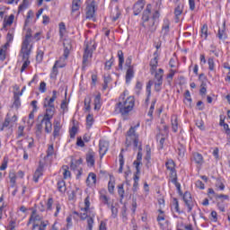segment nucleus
I'll list each match as a JSON object with an SVG mask.
<instances>
[{"label":"nucleus","instance_id":"7c9ffc66","mask_svg":"<svg viewBox=\"0 0 230 230\" xmlns=\"http://www.w3.org/2000/svg\"><path fill=\"white\" fill-rule=\"evenodd\" d=\"M193 159L197 164H202L204 163V157L199 153L193 154Z\"/></svg>","mask_w":230,"mask_h":230},{"label":"nucleus","instance_id":"8fccbe9b","mask_svg":"<svg viewBox=\"0 0 230 230\" xmlns=\"http://www.w3.org/2000/svg\"><path fill=\"white\" fill-rule=\"evenodd\" d=\"M9 179H10V182H11L12 184H15V181H16V180H17V176L15 175V173H14L13 172H11L9 173Z\"/></svg>","mask_w":230,"mask_h":230},{"label":"nucleus","instance_id":"f3484780","mask_svg":"<svg viewBox=\"0 0 230 230\" xmlns=\"http://www.w3.org/2000/svg\"><path fill=\"white\" fill-rule=\"evenodd\" d=\"M13 21H15V15L11 14L9 16H5L3 22L4 30H5V28H8V26H12V24H13Z\"/></svg>","mask_w":230,"mask_h":230},{"label":"nucleus","instance_id":"79ce46f5","mask_svg":"<svg viewBox=\"0 0 230 230\" xmlns=\"http://www.w3.org/2000/svg\"><path fill=\"white\" fill-rule=\"evenodd\" d=\"M58 190L60 191V193H66V181H60L58 182Z\"/></svg>","mask_w":230,"mask_h":230},{"label":"nucleus","instance_id":"09e8293b","mask_svg":"<svg viewBox=\"0 0 230 230\" xmlns=\"http://www.w3.org/2000/svg\"><path fill=\"white\" fill-rule=\"evenodd\" d=\"M162 31L165 35H166V33H168V31H170V22H165V23L164 24V26L162 28Z\"/></svg>","mask_w":230,"mask_h":230},{"label":"nucleus","instance_id":"37998d69","mask_svg":"<svg viewBox=\"0 0 230 230\" xmlns=\"http://www.w3.org/2000/svg\"><path fill=\"white\" fill-rule=\"evenodd\" d=\"M19 96L20 95H18L17 93H14V102L13 106L15 107V109H19L21 107V99Z\"/></svg>","mask_w":230,"mask_h":230},{"label":"nucleus","instance_id":"f257e3e1","mask_svg":"<svg viewBox=\"0 0 230 230\" xmlns=\"http://www.w3.org/2000/svg\"><path fill=\"white\" fill-rule=\"evenodd\" d=\"M79 208L81 209V220H87L88 230H93V225L94 224V217H96V212H94L93 208H91V198L87 196L84 202L80 203Z\"/></svg>","mask_w":230,"mask_h":230},{"label":"nucleus","instance_id":"4468645a","mask_svg":"<svg viewBox=\"0 0 230 230\" xmlns=\"http://www.w3.org/2000/svg\"><path fill=\"white\" fill-rule=\"evenodd\" d=\"M96 153L93 150L88 151L86 155V163L88 166H94Z\"/></svg>","mask_w":230,"mask_h":230},{"label":"nucleus","instance_id":"412c9836","mask_svg":"<svg viewBox=\"0 0 230 230\" xmlns=\"http://www.w3.org/2000/svg\"><path fill=\"white\" fill-rule=\"evenodd\" d=\"M171 123H172V132H177V130H179V119L177 118L176 115H173L171 118Z\"/></svg>","mask_w":230,"mask_h":230},{"label":"nucleus","instance_id":"a19ab883","mask_svg":"<svg viewBox=\"0 0 230 230\" xmlns=\"http://www.w3.org/2000/svg\"><path fill=\"white\" fill-rule=\"evenodd\" d=\"M35 112L36 111H31V113L29 114V119L27 121L29 127H32L33 124L35 123Z\"/></svg>","mask_w":230,"mask_h":230},{"label":"nucleus","instance_id":"c03bdc74","mask_svg":"<svg viewBox=\"0 0 230 230\" xmlns=\"http://www.w3.org/2000/svg\"><path fill=\"white\" fill-rule=\"evenodd\" d=\"M172 178L171 180V182H172L173 185L176 186L177 190H181V183L177 182V176L176 173H172Z\"/></svg>","mask_w":230,"mask_h":230},{"label":"nucleus","instance_id":"58836bf2","mask_svg":"<svg viewBox=\"0 0 230 230\" xmlns=\"http://www.w3.org/2000/svg\"><path fill=\"white\" fill-rule=\"evenodd\" d=\"M208 25L207 24H204L202 27H201V30H200V36H201V39H204V40H206V39H208Z\"/></svg>","mask_w":230,"mask_h":230},{"label":"nucleus","instance_id":"6e6d98bb","mask_svg":"<svg viewBox=\"0 0 230 230\" xmlns=\"http://www.w3.org/2000/svg\"><path fill=\"white\" fill-rule=\"evenodd\" d=\"M108 190H109L110 193L114 192V181H112L111 180L108 183Z\"/></svg>","mask_w":230,"mask_h":230},{"label":"nucleus","instance_id":"de8ad7c7","mask_svg":"<svg viewBox=\"0 0 230 230\" xmlns=\"http://www.w3.org/2000/svg\"><path fill=\"white\" fill-rule=\"evenodd\" d=\"M55 154V147L53 146V144L49 145L47 150V155L48 157H51Z\"/></svg>","mask_w":230,"mask_h":230},{"label":"nucleus","instance_id":"6e6552de","mask_svg":"<svg viewBox=\"0 0 230 230\" xmlns=\"http://www.w3.org/2000/svg\"><path fill=\"white\" fill-rule=\"evenodd\" d=\"M96 13V2L94 0H88V4L86 7V15L88 19H93L94 13Z\"/></svg>","mask_w":230,"mask_h":230},{"label":"nucleus","instance_id":"5701e85b","mask_svg":"<svg viewBox=\"0 0 230 230\" xmlns=\"http://www.w3.org/2000/svg\"><path fill=\"white\" fill-rule=\"evenodd\" d=\"M78 197H82V190L80 188L76 187L75 190H73L69 195V199L75 200V199H78Z\"/></svg>","mask_w":230,"mask_h":230},{"label":"nucleus","instance_id":"5fc2aeb1","mask_svg":"<svg viewBox=\"0 0 230 230\" xmlns=\"http://www.w3.org/2000/svg\"><path fill=\"white\" fill-rule=\"evenodd\" d=\"M47 209L48 211H51L53 209V199L49 198L47 202Z\"/></svg>","mask_w":230,"mask_h":230},{"label":"nucleus","instance_id":"393cba45","mask_svg":"<svg viewBox=\"0 0 230 230\" xmlns=\"http://www.w3.org/2000/svg\"><path fill=\"white\" fill-rule=\"evenodd\" d=\"M184 10V4H178V5L174 9V15L176 19H179L181 15H182V11Z\"/></svg>","mask_w":230,"mask_h":230},{"label":"nucleus","instance_id":"dca6fc26","mask_svg":"<svg viewBox=\"0 0 230 230\" xmlns=\"http://www.w3.org/2000/svg\"><path fill=\"white\" fill-rule=\"evenodd\" d=\"M63 46H64V56L65 58L69 57V51H71V40H66L63 38Z\"/></svg>","mask_w":230,"mask_h":230},{"label":"nucleus","instance_id":"774afa93","mask_svg":"<svg viewBox=\"0 0 230 230\" xmlns=\"http://www.w3.org/2000/svg\"><path fill=\"white\" fill-rule=\"evenodd\" d=\"M196 186L199 190H204V188H205L204 183L201 181H196Z\"/></svg>","mask_w":230,"mask_h":230},{"label":"nucleus","instance_id":"9b49d317","mask_svg":"<svg viewBox=\"0 0 230 230\" xmlns=\"http://www.w3.org/2000/svg\"><path fill=\"white\" fill-rule=\"evenodd\" d=\"M109 150V142L107 140H101L99 143V154L101 157H103Z\"/></svg>","mask_w":230,"mask_h":230},{"label":"nucleus","instance_id":"473e14b6","mask_svg":"<svg viewBox=\"0 0 230 230\" xmlns=\"http://www.w3.org/2000/svg\"><path fill=\"white\" fill-rule=\"evenodd\" d=\"M59 35L61 39H65L66 35H67V31L66 30V24H64V22L59 23Z\"/></svg>","mask_w":230,"mask_h":230},{"label":"nucleus","instance_id":"c756f323","mask_svg":"<svg viewBox=\"0 0 230 230\" xmlns=\"http://www.w3.org/2000/svg\"><path fill=\"white\" fill-rule=\"evenodd\" d=\"M165 166L171 173H175V163H173V160H168L165 164Z\"/></svg>","mask_w":230,"mask_h":230},{"label":"nucleus","instance_id":"ddd939ff","mask_svg":"<svg viewBox=\"0 0 230 230\" xmlns=\"http://www.w3.org/2000/svg\"><path fill=\"white\" fill-rule=\"evenodd\" d=\"M143 8H145V0H139L133 7L134 15H139L143 11Z\"/></svg>","mask_w":230,"mask_h":230},{"label":"nucleus","instance_id":"4be33fe9","mask_svg":"<svg viewBox=\"0 0 230 230\" xmlns=\"http://www.w3.org/2000/svg\"><path fill=\"white\" fill-rule=\"evenodd\" d=\"M94 111H100L102 109V94L98 93L94 98Z\"/></svg>","mask_w":230,"mask_h":230},{"label":"nucleus","instance_id":"bf43d9fd","mask_svg":"<svg viewBox=\"0 0 230 230\" xmlns=\"http://www.w3.org/2000/svg\"><path fill=\"white\" fill-rule=\"evenodd\" d=\"M6 168H8V160L4 158L3 164L0 166V170L4 171Z\"/></svg>","mask_w":230,"mask_h":230},{"label":"nucleus","instance_id":"7ed1b4c3","mask_svg":"<svg viewBox=\"0 0 230 230\" xmlns=\"http://www.w3.org/2000/svg\"><path fill=\"white\" fill-rule=\"evenodd\" d=\"M55 102L53 100L47 97L44 101V107L46 109V113L43 116L41 120V125H43L45 132L47 134H51L53 130V124L51 123V119H53V116H55Z\"/></svg>","mask_w":230,"mask_h":230},{"label":"nucleus","instance_id":"13d9d810","mask_svg":"<svg viewBox=\"0 0 230 230\" xmlns=\"http://www.w3.org/2000/svg\"><path fill=\"white\" fill-rule=\"evenodd\" d=\"M216 186L217 188H218V190H221V191H224V190H226V186L220 181H217Z\"/></svg>","mask_w":230,"mask_h":230},{"label":"nucleus","instance_id":"2eb2a0df","mask_svg":"<svg viewBox=\"0 0 230 230\" xmlns=\"http://www.w3.org/2000/svg\"><path fill=\"white\" fill-rule=\"evenodd\" d=\"M166 136H168V126H164V130L160 132V135L157 136V138L160 139L161 148H163V145H164V140L166 139Z\"/></svg>","mask_w":230,"mask_h":230},{"label":"nucleus","instance_id":"2f4dec72","mask_svg":"<svg viewBox=\"0 0 230 230\" xmlns=\"http://www.w3.org/2000/svg\"><path fill=\"white\" fill-rule=\"evenodd\" d=\"M40 177H42V167H39L33 175V181L34 182H39V179H40Z\"/></svg>","mask_w":230,"mask_h":230},{"label":"nucleus","instance_id":"bb28decb","mask_svg":"<svg viewBox=\"0 0 230 230\" xmlns=\"http://www.w3.org/2000/svg\"><path fill=\"white\" fill-rule=\"evenodd\" d=\"M134 78V66H129L126 73V82L128 84Z\"/></svg>","mask_w":230,"mask_h":230},{"label":"nucleus","instance_id":"a211bd4d","mask_svg":"<svg viewBox=\"0 0 230 230\" xmlns=\"http://www.w3.org/2000/svg\"><path fill=\"white\" fill-rule=\"evenodd\" d=\"M159 215H158V217H157V222L160 226V227L162 229H164V227H166V226H168V223L166 221V219L164 218V214H163V210H159Z\"/></svg>","mask_w":230,"mask_h":230},{"label":"nucleus","instance_id":"f03ea898","mask_svg":"<svg viewBox=\"0 0 230 230\" xmlns=\"http://www.w3.org/2000/svg\"><path fill=\"white\" fill-rule=\"evenodd\" d=\"M136 105V99L128 93V91H124L119 98L117 107L122 116H128Z\"/></svg>","mask_w":230,"mask_h":230},{"label":"nucleus","instance_id":"4d7b16f0","mask_svg":"<svg viewBox=\"0 0 230 230\" xmlns=\"http://www.w3.org/2000/svg\"><path fill=\"white\" fill-rule=\"evenodd\" d=\"M161 85H163V81H155V91H161Z\"/></svg>","mask_w":230,"mask_h":230},{"label":"nucleus","instance_id":"9d476101","mask_svg":"<svg viewBox=\"0 0 230 230\" xmlns=\"http://www.w3.org/2000/svg\"><path fill=\"white\" fill-rule=\"evenodd\" d=\"M65 66H66L65 63L60 64V61H56V63L52 68V71L50 73L51 80H57V76L58 75V67H65Z\"/></svg>","mask_w":230,"mask_h":230},{"label":"nucleus","instance_id":"cd10ccee","mask_svg":"<svg viewBox=\"0 0 230 230\" xmlns=\"http://www.w3.org/2000/svg\"><path fill=\"white\" fill-rule=\"evenodd\" d=\"M14 33H15V31H13V29L10 30L7 33L5 44H8L9 47H10V44H12L13 42Z\"/></svg>","mask_w":230,"mask_h":230},{"label":"nucleus","instance_id":"864d4df0","mask_svg":"<svg viewBox=\"0 0 230 230\" xmlns=\"http://www.w3.org/2000/svg\"><path fill=\"white\" fill-rule=\"evenodd\" d=\"M76 132H78V128H76V126H73L70 129V137L74 138L76 136Z\"/></svg>","mask_w":230,"mask_h":230},{"label":"nucleus","instance_id":"69168bd1","mask_svg":"<svg viewBox=\"0 0 230 230\" xmlns=\"http://www.w3.org/2000/svg\"><path fill=\"white\" fill-rule=\"evenodd\" d=\"M185 100L189 103H191V94L190 93V91L185 92Z\"/></svg>","mask_w":230,"mask_h":230},{"label":"nucleus","instance_id":"052dcab7","mask_svg":"<svg viewBox=\"0 0 230 230\" xmlns=\"http://www.w3.org/2000/svg\"><path fill=\"white\" fill-rule=\"evenodd\" d=\"M22 136H24V127L20 126L18 128V137H22Z\"/></svg>","mask_w":230,"mask_h":230},{"label":"nucleus","instance_id":"b1692460","mask_svg":"<svg viewBox=\"0 0 230 230\" xmlns=\"http://www.w3.org/2000/svg\"><path fill=\"white\" fill-rule=\"evenodd\" d=\"M86 183L88 186H94V184H96V174L90 172L87 177Z\"/></svg>","mask_w":230,"mask_h":230},{"label":"nucleus","instance_id":"49530a36","mask_svg":"<svg viewBox=\"0 0 230 230\" xmlns=\"http://www.w3.org/2000/svg\"><path fill=\"white\" fill-rule=\"evenodd\" d=\"M62 209V206H60V203H56L54 205V217H58V213H60V210Z\"/></svg>","mask_w":230,"mask_h":230},{"label":"nucleus","instance_id":"e433bc0d","mask_svg":"<svg viewBox=\"0 0 230 230\" xmlns=\"http://www.w3.org/2000/svg\"><path fill=\"white\" fill-rule=\"evenodd\" d=\"M151 10H152V5L148 4L142 16L143 21L145 22L148 21V17L150 15Z\"/></svg>","mask_w":230,"mask_h":230},{"label":"nucleus","instance_id":"39448f33","mask_svg":"<svg viewBox=\"0 0 230 230\" xmlns=\"http://www.w3.org/2000/svg\"><path fill=\"white\" fill-rule=\"evenodd\" d=\"M29 224H32L33 230L37 227H39L38 230H46V227H48V221L42 220V217L39 216L36 211H32Z\"/></svg>","mask_w":230,"mask_h":230},{"label":"nucleus","instance_id":"423d86ee","mask_svg":"<svg viewBox=\"0 0 230 230\" xmlns=\"http://www.w3.org/2000/svg\"><path fill=\"white\" fill-rule=\"evenodd\" d=\"M96 49L94 41L85 43L84 54L83 56V67H85L93 57V51Z\"/></svg>","mask_w":230,"mask_h":230},{"label":"nucleus","instance_id":"20e7f679","mask_svg":"<svg viewBox=\"0 0 230 230\" xmlns=\"http://www.w3.org/2000/svg\"><path fill=\"white\" fill-rule=\"evenodd\" d=\"M31 40V34H27L22 43V49L20 52V57L22 58V60L23 62L21 68L22 73L26 71L28 66H30V55H31L32 49V46L30 43Z\"/></svg>","mask_w":230,"mask_h":230},{"label":"nucleus","instance_id":"338daca9","mask_svg":"<svg viewBox=\"0 0 230 230\" xmlns=\"http://www.w3.org/2000/svg\"><path fill=\"white\" fill-rule=\"evenodd\" d=\"M112 67V59H110L105 63V69L109 71Z\"/></svg>","mask_w":230,"mask_h":230},{"label":"nucleus","instance_id":"f8f14e48","mask_svg":"<svg viewBox=\"0 0 230 230\" xmlns=\"http://www.w3.org/2000/svg\"><path fill=\"white\" fill-rule=\"evenodd\" d=\"M138 153L137 155V160L134 162V166L137 170V173H139L141 172V169L139 166H141V161L143 159V154H141V146L138 147Z\"/></svg>","mask_w":230,"mask_h":230},{"label":"nucleus","instance_id":"1a4fd4ad","mask_svg":"<svg viewBox=\"0 0 230 230\" xmlns=\"http://www.w3.org/2000/svg\"><path fill=\"white\" fill-rule=\"evenodd\" d=\"M183 200L188 208V213H191L193 209V199H191V194L190 192H185L183 195Z\"/></svg>","mask_w":230,"mask_h":230},{"label":"nucleus","instance_id":"72a5a7b5","mask_svg":"<svg viewBox=\"0 0 230 230\" xmlns=\"http://www.w3.org/2000/svg\"><path fill=\"white\" fill-rule=\"evenodd\" d=\"M164 75V70L159 68L158 71L155 73V81H163V76Z\"/></svg>","mask_w":230,"mask_h":230},{"label":"nucleus","instance_id":"ea45409f","mask_svg":"<svg viewBox=\"0 0 230 230\" xmlns=\"http://www.w3.org/2000/svg\"><path fill=\"white\" fill-rule=\"evenodd\" d=\"M94 123V117L91 114L87 115L86 117V127L87 128H91L93 124Z\"/></svg>","mask_w":230,"mask_h":230},{"label":"nucleus","instance_id":"4c0bfd02","mask_svg":"<svg viewBox=\"0 0 230 230\" xmlns=\"http://www.w3.org/2000/svg\"><path fill=\"white\" fill-rule=\"evenodd\" d=\"M118 58H119V67L120 69H123V63L125 62V58L123 57V51L121 50L118 51Z\"/></svg>","mask_w":230,"mask_h":230},{"label":"nucleus","instance_id":"e2e57ef3","mask_svg":"<svg viewBox=\"0 0 230 230\" xmlns=\"http://www.w3.org/2000/svg\"><path fill=\"white\" fill-rule=\"evenodd\" d=\"M33 18V11H29L27 13V19L25 21V24H28L30 22V19Z\"/></svg>","mask_w":230,"mask_h":230},{"label":"nucleus","instance_id":"680f3d73","mask_svg":"<svg viewBox=\"0 0 230 230\" xmlns=\"http://www.w3.org/2000/svg\"><path fill=\"white\" fill-rule=\"evenodd\" d=\"M40 91L41 92V93H46V91H47V88H46V82H41L40 84Z\"/></svg>","mask_w":230,"mask_h":230},{"label":"nucleus","instance_id":"603ef678","mask_svg":"<svg viewBox=\"0 0 230 230\" xmlns=\"http://www.w3.org/2000/svg\"><path fill=\"white\" fill-rule=\"evenodd\" d=\"M118 193H119V197L123 199V197L125 195V190H123V184H120L118 186Z\"/></svg>","mask_w":230,"mask_h":230},{"label":"nucleus","instance_id":"a18cd8bd","mask_svg":"<svg viewBox=\"0 0 230 230\" xmlns=\"http://www.w3.org/2000/svg\"><path fill=\"white\" fill-rule=\"evenodd\" d=\"M208 64L209 71H215V59L213 58H208Z\"/></svg>","mask_w":230,"mask_h":230},{"label":"nucleus","instance_id":"0eeeda50","mask_svg":"<svg viewBox=\"0 0 230 230\" xmlns=\"http://www.w3.org/2000/svg\"><path fill=\"white\" fill-rule=\"evenodd\" d=\"M126 142L128 143V145L134 143L135 146H137V143H139V140L137 139V134H136V128H129L126 137Z\"/></svg>","mask_w":230,"mask_h":230},{"label":"nucleus","instance_id":"c9c22d12","mask_svg":"<svg viewBox=\"0 0 230 230\" xmlns=\"http://www.w3.org/2000/svg\"><path fill=\"white\" fill-rule=\"evenodd\" d=\"M64 179H69L71 177V172H69V167L67 165H64L61 169Z\"/></svg>","mask_w":230,"mask_h":230},{"label":"nucleus","instance_id":"c85d7f7f","mask_svg":"<svg viewBox=\"0 0 230 230\" xmlns=\"http://www.w3.org/2000/svg\"><path fill=\"white\" fill-rule=\"evenodd\" d=\"M82 6V0H73L72 1V12H78Z\"/></svg>","mask_w":230,"mask_h":230},{"label":"nucleus","instance_id":"f704fd0d","mask_svg":"<svg viewBox=\"0 0 230 230\" xmlns=\"http://www.w3.org/2000/svg\"><path fill=\"white\" fill-rule=\"evenodd\" d=\"M217 37L221 40L227 39V35H226V25H223L221 28H219Z\"/></svg>","mask_w":230,"mask_h":230},{"label":"nucleus","instance_id":"0e129e2a","mask_svg":"<svg viewBox=\"0 0 230 230\" xmlns=\"http://www.w3.org/2000/svg\"><path fill=\"white\" fill-rule=\"evenodd\" d=\"M61 110H62V114H64L65 112H67V102H63L61 103Z\"/></svg>","mask_w":230,"mask_h":230},{"label":"nucleus","instance_id":"aec40b11","mask_svg":"<svg viewBox=\"0 0 230 230\" xmlns=\"http://www.w3.org/2000/svg\"><path fill=\"white\" fill-rule=\"evenodd\" d=\"M62 128V125L60 124V121L56 120L54 122V132H53V137H58L60 136V129Z\"/></svg>","mask_w":230,"mask_h":230},{"label":"nucleus","instance_id":"6ab92c4d","mask_svg":"<svg viewBox=\"0 0 230 230\" xmlns=\"http://www.w3.org/2000/svg\"><path fill=\"white\" fill-rule=\"evenodd\" d=\"M154 58L151 59L150 66H151V73H155V70L157 69V64L159 62V59L157 58V51L154 54Z\"/></svg>","mask_w":230,"mask_h":230},{"label":"nucleus","instance_id":"a878e982","mask_svg":"<svg viewBox=\"0 0 230 230\" xmlns=\"http://www.w3.org/2000/svg\"><path fill=\"white\" fill-rule=\"evenodd\" d=\"M8 48H10L8 43H5L4 46L1 47V49H0V60H4L6 58V51L8 50Z\"/></svg>","mask_w":230,"mask_h":230},{"label":"nucleus","instance_id":"3c124183","mask_svg":"<svg viewBox=\"0 0 230 230\" xmlns=\"http://www.w3.org/2000/svg\"><path fill=\"white\" fill-rule=\"evenodd\" d=\"M154 85V81H149L147 85H146V93H147V96H150L151 93H152V86Z\"/></svg>","mask_w":230,"mask_h":230}]
</instances>
